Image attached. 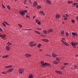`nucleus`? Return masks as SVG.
Wrapping results in <instances>:
<instances>
[{
    "label": "nucleus",
    "instance_id": "1",
    "mask_svg": "<svg viewBox=\"0 0 78 78\" xmlns=\"http://www.w3.org/2000/svg\"><path fill=\"white\" fill-rule=\"evenodd\" d=\"M41 63L42 65V66L43 67H45V66H48V67H50L51 65L47 63L43 62H41Z\"/></svg>",
    "mask_w": 78,
    "mask_h": 78
},
{
    "label": "nucleus",
    "instance_id": "2",
    "mask_svg": "<svg viewBox=\"0 0 78 78\" xmlns=\"http://www.w3.org/2000/svg\"><path fill=\"white\" fill-rule=\"evenodd\" d=\"M28 11L27 10H24V11H21L19 12V13L23 16H24L25 15V14H26V12H27Z\"/></svg>",
    "mask_w": 78,
    "mask_h": 78
},
{
    "label": "nucleus",
    "instance_id": "3",
    "mask_svg": "<svg viewBox=\"0 0 78 78\" xmlns=\"http://www.w3.org/2000/svg\"><path fill=\"white\" fill-rule=\"evenodd\" d=\"M71 44L74 48H76V45H78V43L77 42H72Z\"/></svg>",
    "mask_w": 78,
    "mask_h": 78
},
{
    "label": "nucleus",
    "instance_id": "4",
    "mask_svg": "<svg viewBox=\"0 0 78 78\" xmlns=\"http://www.w3.org/2000/svg\"><path fill=\"white\" fill-rule=\"evenodd\" d=\"M18 72L20 74H22L24 72V69H18Z\"/></svg>",
    "mask_w": 78,
    "mask_h": 78
},
{
    "label": "nucleus",
    "instance_id": "5",
    "mask_svg": "<svg viewBox=\"0 0 78 78\" xmlns=\"http://www.w3.org/2000/svg\"><path fill=\"white\" fill-rule=\"evenodd\" d=\"M14 70V68H12L10 69H9L7 71V72L8 73H11V72Z\"/></svg>",
    "mask_w": 78,
    "mask_h": 78
},
{
    "label": "nucleus",
    "instance_id": "6",
    "mask_svg": "<svg viewBox=\"0 0 78 78\" xmlns=\"http://www.w3.org/2000/svg\"><path fill=\"white\" fill-rule=\"evenodd\" d=\"M37 5V2L36 1L34 2L33 4V6H34V7H35V6H36Z\"/></svg>",
    "mask_w": 78,
    "mask_h": 78
},
{
    "label": "nucleus",
    "instance_id": "7",
    "mask_svg": "<svg viewBox=\"0 0 78 78\" xmlns=\"http://www.w3.org/2000/svg\"><path fill=\"white\" fill-rule=\"evenodd\" d=\"M39 13H40V14H41V15H42L43 16H45V14L44 13V11H40L39 12Z\"/></svg>",
    "mask_w": 78,
    "mask_h": 78
},
{
    "label": "nucleus",
    "instance_id": "8",
    "mask_svg": "<svg viewBox=\"0 0 78 78\" xmlns=\"http://www.w3.org/2000/svg\"><path fill=\"white\" fill-rule=\"evenodd\" d=\"M33 43H34V42L33 41H31V42H30L29 44L30 47H34V45H33L34 44H33Z\"/></svg>",
    "mask_w": 78,
    "mask_h": 78
},
{
    "label": "nucleus",
    "instance_id": "9",
    "mask_svg": "<svg viewBox=\"0 0 78 78\" xmlns=\"http://www.w3.org/2000/svg\"><path fill=\"white\" fill-rule=\"evenodd\" d=\"M55 72H56V73H58V74H60V75L62 73V72L60 71H55Z\"/></svg>",
    "mask_w": 78,
    "mask_h": 78
},
{
    "label": "nucleus",
    "instance_id": "10",
    "mask_svg": "<svg viewBox=\"0 0 78 78\" xmlns=\"http://www.w3.org/2000/svg\"><path fill=\"white\" fill-rule=\"evenodd\" d=\"M25 55L26 57H30V56H31V55L30 54H25Z\"/></svg>",
    "mask_w": 78,
    "mask_h": 78
},
{
    "label": "nucleus",
    "instance_id": "11",
    "mask_svg": "<svg viewBox=\"0 0 78 78\" xmlns=\"http://www.w3.org/2000/svg\"><path fill=\"white\" fill-rule=\"evenodd\" d=\"M72 34L73 36H78V34L75 32H72Z\"/></svg>",
    "mask_w": 78,
    "mask_h": 78
},
{
    "label": "nucleus",
    "instance_id": "12",
    "mask_svg": "<svg viewBox=\"0 0 78 78\" xmlns=\"http://www.w3.org/2000/svg\"><path fill=\"white\" fill-rule=\"evenodd\" d=\"M12 65H9L8 66H5V68L6 69H9V68H11V67H12Z\"/></svg>",
    "mask_w": 78,
    "mask_h": 78
},
{
    "label": "nucleus",
    "instance_id": "13",
    "mask_svg": "<svg viewBox=\"0 0 78 78\" xmlns=\"http://www.w3.org/2000/svg\"><path fill=\"white\" fill-rule=\"evenodd\" d=\"M42 41L44 42H48V40L47 39H42Z\"/></svg>",
    "mask_w": 78,
    "mask_h": 78
},
{
    "label": "nucleus",
    "instance_id": "14",
    "mask_svg": "<svg viewBox=\"0 0 78 78\" xmlns=\"http://www.w3.org/2000/svg\"><path fill=\"white\" fill-rule=\"evenodd\" d=\"M53 29H49L48 30V33H51V32H53Z\"/></svg>",
    "mask_w": 78,
    "mask_h": 78
},
{
    "label": "nucleus",
    "instance_id": "15",
    "mask_svg": "<svg viewBox=\"0 0 78 78\" xmlns=\"http://www.w3.org/2000/svg\"><path fill=\"white\" fill-rule=\"evenodd\" d=\"M1 38L4 39V38H5V37H6V35L5 34L2 35H1Z\"/></svg>",
    "mask_w": 78,
    "mask_h": 78
},
{
    "label": "nucleus",
    "instance_id": "16",
    "mask_svg": "<svg viewBox=\"0 0 78 78\" xmlns=\"http://www.w3.org/2000/svg\"><path fill=\"white\" fill-rule=\"evenodd\" d=\"M46 2L48 4H51V1L50 0H46Z\"/></svg>",
    "mask_w": 78,
    "mask_h": 78
},
{
    "label": "nucleus",
    "instance_id": "17",
    "mask_svg": "<svg viewBox=\"0 0 78 78\" xmlns=\"http://www.w3.org/2000/svg\"><path fill=\"white\" fill-rule=\"evenodd\" d=\"M6 50L8 51L10 49V47L9 46H7L6 47Z\"/></svg>",
    "mask_w": 78,
    "mask_h": 78
},
{
    "label": "nucleus",
    "instance_id": "18",
    "mask_svg": "<svg viewBox=\"0 0 78 78\" xmlns=\"http://www.w3.org/2000/svg\"><path fill=\"white\" fill-rule=\"evenodd\" d=\"M33 77H34L33 75L30 74L29 75L28 78H33Z\"/></svg>",
    "mask_w": 78,
    "mask_h": 78
},
{
    "label": "nucleus",
    "instance_id": "19",
    "mask_svg": "<svg viewBox=\"0 0 78 78\" xmlns=\"http://www.w3.org/2000/svg\"><path fill=\"white\" fill-rule=\"evenodd\" d=\"M52 56L53 58H56V57L57 56H56V55L53 53L52 54Z\"/></svg>",
    "mask_w": 78,
    "mask_h": 78
},
{
    "label": "nucleus",
    "instance_id": "20",
    "mask_svg": "<svg viewBox=\"0 0 78 78\" xmlns=\"http://www.w3.org/2000/svg\"><path fill=\"white\" fill-rule=\"evenodd\" d=\"M53 63L54 64H55L57 65L58 64V62L57 61H53Z\"/></svg>",
    "mask_w": 78,
    "mask_h": 78
},
{
    "label": "nucleus",
    "instance_id": "21",
    "mask_svg": "<svg viewBox=\"0 0 78 78\" xmlns=\"http://www.w3.org/2000/svg\"><path fill=\"white\" fill-rule=\"evenodd\" d=\"M61 35H64L65 34V32L64 31H61Z\"/></svg>",
    "mask_w": 78,
    "mask_h": 78
},
{
    "label": "nucleus",
    "instance_id": "22",
    "mask_svg": "<svg viewBox=\"0 0 78 78\" xmlns=\"http://www.w3.org/2000/svg\"><path fill=\"white\" fill-rule=\"evenodd\" d=\"M56 18H59V17H60V15H58V14H57L55 16Z\"/></svg>",
    "mask_w": 78,
    "mask_h": 78
},
{
    "label": "nucleus",
    "instance_id": "23",
    "mask_svg": "<svg viewBox=\"0 0 78 78\" xmlns=\"http://www.w3.org/2000/svg\"><path fill=\"white\" fill-rule=\"evenodd\" d=\"M56 61L58 62H59V61H60V59H59V58L56 57Z\"/></svg>",
    "mask_w": 78,
    "mask_h": 78
},
{
    "label": "nucleus",
    "instance_id": "24",
    "mask_svg": "<svg viewBox=\"0 0 78 78\" xmlns=\"http://www.w3.org/2000/svg\"><path fill=\"white\" fill-rule=\"evenodd\" d=\"M43 33L45 34H47V32L46 30H43Z\"/></svg>",
    "mask_w": 78,
    "mask_h": 78
},
{
    "label": "nucleus",
    "instance_id": "25",
    "mask_svg": "<svg viewBox=\"0 0 78 78\" xmlns=\"http://www.w3.org/2000/svg\"><path fill=\"white\" fill-rule=\"evenodd\" d=\"M64 44L66 46H69V44H68V43H67V42H65Z\"/></svg>",
    "mask_w": 78,
    "mask_h": 78
},
{
    "label": "nucleus",
    "instance_id": "26",
    "mask_svg": "<svg viewBox=\"0 0 78 78\" xmlns=\"http://www.w3.org/2000/svg\"><path fill=\"white\" fill-rule=\"evenodd\" d=\"M11 44H12V43H10V42H8L7 43V44L8 45H11Z\"/></svg>",
    "mask_w": 78,
    "mask_h": 78
},
{
    "label": "nucleus",
    "instance_id": "27",
    "mask_svg": "<svg viewBox=\"0 0 78 78\" xmlns=\"http://www.w3.org/2000/svg\"><path fill=\"white\" fill-rule=\"evenodd\" d=\"M8 56H9V55H4L3 56L2 58H7L8 57Z\"/></svg>",
    "mask_w": 78,
    "mask_h": 78
},
{
    "label": "nucleus",
    "instance_id": "28",
    "mask_svg": "<svg viewBox=\"0 0 78 78\" xmlns=\"http://www.w3.org/2000/svg\"><path fill=\"white\" fill-rule=\"evenodd\" d=\"M34 32H35V33H37L38 34H41L40 33H39V32L36 30H34Z\"/></svg>",
    "mask_w": 78,
    "mask_h": 78
},
{
    "label": "nucleus",
    "instance_id": "29",
    "mask_svg": "<svg viewBox=\"0 0 78 78\" xmlns=\"http://www.w3.org/2000/svg\"><path fill=\"white\" fill-rule=\"evenodd\" d=\"M2 74H6L7 73V72L4 71V72H2Z\"/></svg>",
    "mask_w": 78,
    "mask_h": 78
},
{
    "label": "nucleus",
    "instance_id": "30",
    "mask_svg": "<svg viewBox=\"0 0 78 78\" xmlns=\"http://www.w3.org/2000/svg\"><path fill=\"white\" fill-rule=\"evenodd\" d=\"M71 22H72L73 23H75V21L74 20H72Z\"/></svg>",
    "mask_w": 78,
    "mask_h": 78
},
{
    "label": "nucleus",
    "instance_id": "31",
    "mask_svg": "<svg viewBox=\"0 0 78 78\" xmlns=\"http://www.w3.org/2000/svg\"><path fill=\"white\" fill-rule=\"evenodd\" d=\"M18 26H19L20 28H22V25H20L19 24H18Z\"/></svg>",
    "mask_w": 78,
    "mask_h": 78
},
{
    "label": "nucleus",
    "instance_id": "32",
    "mask_svg": "<svg viewBox=\"0 0 78 78\" xmlns=\"http://www.w3.org/2000/svg\"><path fill=\"white\" fill-rule=\"evenodd\" d=\"M66 36H68L69 35V34L68 32H66Z\"/></svg>",
    "mask_w": 78,
    "mask_h": 78
},
{
    "label": "nucleus",
    "instance_id": "33",
    "mask_svg": "<svg viewBox=\"0 0 78 78\" xmlns=\"http://www.w3.org/2000/svg\"><path fill=\"white\" fill-rule=\"evenodd\" d=\"M72 2H72V1H68V3H72Z\"/></svg>",
    "mask_w": 78,
    "mask_h": 78
},
{
    "label": "nucleus",
    "instance_id": "34",
    "mask_svg": "<svg viewBox=\"0 0 78 78\" xmlns=\"http://www.w3.org/2000/svg\"><path fill=\"white\" fill-rule=\"evenodd\" d=\"M41 8V6L40 5H38L37 7V9H39V8L40 9V8Z\"/></svg>",
    "mask_w": 78,
    "mask_h": 78
},
{
    "label": "nucleus",
    "instance_id": "35",
    "mask_svg": "<svg viewBox=\"0 0 78 78\" xmlns=\"http://www.w3.org/2000/svg\"><path fill=\"white\" fill-rule=\"evenodd\" d=\"M77 4H78V3L76 2L73 4V6H75V5H76Z\"/></svg>",
    "mask_w": 78,
    "mask_h": 78
},
{
    "label": "nucleus",
    "instance_id": "36",
    "mask_svg": "<svg viewBox=\"0 0 78 78\" xmlns=\"http://www.w3.org/2000/svg\"><path fill=\"white\" fill-rule=\"evenodd\" d=\"M7 7L8 9H10V7H9V5H8L7 6Z\"/></svg>",
    "mask_w": 78,
    "mask_h": 78
},
{
    "label": "nucleus",
    "instance_id": "37",
    "mask_svg": "<svg viewBox=\"0 0 78 78\" xmlns=\"http://www.w3.org/2000/svg\"><path fill=\"white\" fill-rule=\"evenodd\" d=\"M41 46V44H39L37 45V47H39V48H40V47Z\"/></svg>",
    "mask_w": 78,
    "mask_h": 78
},
{
    "label": "nucleus",
    "instance_id": "38",
    "mask_svg": "<svg viewBox=\"0 0 78 78\" xmlns=\"http://www.w3.org/2000/svg\"><path fill=\"white\" fill-rule=\"evenodd\" d=\"M64 65H65V66H66V65H69V64H68V63H64Z\"/></svg>",
    "mask_w": 78,
    "mask_h": 78
},
{
    "label": "nucleus",
    "instance_id": "39",
    "mask_svg": "<svg viewBox=\"0 0 78 78\" xmlns=\"http://www.w3.org/2000/svg\"><path fill=\"white\" fill-rule=\"evenodd\" d=\"M2 24L3 25H4V27H6V25L5 24V23H2Z\"/></svg>",
    "mask_w": 78,
    "mask_h": 78
},
{
    "label": "nucleus",
    "instance_id": "40",
    "mask_svg": "<svg viewBox=\"0 0 78 78\" xmlns=\"http://www.w3.org/2000/svg\"><path fill=\"white\" fill-rule=\"evenodd\" d=\"M4 23H5V24H6V25H9V24H8L7 23H6V22L5 21H4Z\"/></svg>",
    "mask_w": 78,
    "mask_h": 78
},
{
    "label": "nucleus",
    "instance_id": "41",
    "mask_svg": "<svg viewBox=\"0 0 78 78\" xmlns=\"http://www.w3.org/2000/svg\"><path fill=\"white\" fill-rule=\"evenodd\" d=\"M47 56L49 58H50L51 57V55H47Z\"/></svg>",
    "mask_w": 78,
    "mask_h": 78
},
{
    "label": "nucleus",
    "instance_id": "42",
    "mask_svg": "<svg viewBox=\"0 0 78 78\" xmlns=\"http://www.w3.org/2000/svg\"><path fill=\"white\" fill-rule=\"evenodd\" d=\"M37 24H38V25H41V22L38 21V22Z\"/></svg>",
    "mask_w": 78,
    "mask_h": 78
},
{
    "label": "nucleus",
    "instance_id": "43",
    "mask_svg": "<svg viewBox=\"0 0 78 78\" xmlns=\"http://www.w3.org/2000/svg\"><path fill=\"white\" fill-rule=\"evenodd\" d=\"M29 2L30 4H31L32 3V2H31V0H29Z\"/></svg>",
    "mask_w": 78,
    "mask_h": 78
},
{
    "label": "nucleus",
    "instance_id": "44",
    "mask_svg": "<svg viewBox=\"0 0 78 78\" xmlns=\"http://www.w3.org/2000/svg\"><path fill=\"white\" fill-rule=\"evenodd\" d=\"M2 7L4 9H5V6H4V5H2Z\"/></svg>",
    "mask_w": 78,
    "mask_h": 78
},
{
    "label": "nucleus",
    "instance_id": "45",
    "mask_svg": "<svg viewBox=\"0 0 78 78\" xmlns=\"http://www.w3.org/2000/svg\"><path fill=\"white\" fill-rule=\"evenodd\" d=\"M35 22H39V20H35Z\"/></svg>",
    "mask_w": 78,
    "mask_h": 78
},
{
    "label": "nucleus",
    "instance_id": "46",
    "mask_svg": "<svg viewBox=\"0 0 78 78\" xmlns=\"http://www.w3.org/2000/svg\"><path fill=\"white\" fill-rule=\"evenodd\" d=\"M26 2H27V0H25L24 2V4H27Z\"/></svg>",
    "mask_w": 78,
    "mask_h": 78
},
{
    "label": "nucleus",
    "instance_id": "47",
    "mask_svg": "<svg viewBox=\"0 0 78 78\" xmlns=\"http://www.w3.org/2000/svg\"><path fill=\"white\" fill-rule=\"evenodd\" d=\"M66 17H69V15H68V14H66Z\"/></svg>",
    "mask_w": 78,
    "mask_h": 78
},
{
    "label": "nucleus",
    "instance_id": "48",
    "mask_svg": "<svg viewBox=\"0 0 78 78\" xmlns=\"http://www.w3.org/2000/svg\"><path fill=\"white\" fill-rule=\"evenodd\" d=\"M26 17H27V18H30V16H28L27 15V16H26Z\"/></svg>",
    "mask_w": 78,
    "mask_h": 78
},
{
    "label": "nucleus",
    "instance_id": "49",
    "mask_svg": "<svg viewBox=\"0 0 78 78\" xmlns=\"http://www.w3.org/2000/svg\"><path fill=\"white\" fill-rule=\"evenodd\" d=\"M78 67V65H76L74 66V67Z\"/></svg>",
    "mask_w": 78,
    "mask_h": 78
},
{
    "label": "nucleus",
    "instance_id": "50",
    "mask_svg": "<svg viewBox=\"0 0 78 78\" xmlns=\"http://www.w3.org/2000/svg\"><path fill=\"white\" fill-rule=\"evenodd\" d=\"M0 31H2V29L1 27H0Z\"/></svg>",
    "mask_w": 78,
    "mask_h": 78
},
{
    "label": "nucleus",
    "instance_id": "51",
    "mask_svg": "<svg viewBox=\"0 0 78 78\" xmlns=\"http://www.w3.org/2000/svg\"><path fill=\"white\" fill-rule=\"evenodd\" d=\"M62 43H63L64 44V43H65V42L63 41H62Z\"/></svg>",
    "mask_w": 78,
    "mask_h": 78
},
{
    "label": "nucleus",
    "instance_id": "52",
    "mask_svg": "<svg viewBox=\"0 0 78 78\" xmlns=\"http://www.w3.org/2000/svg\"><path fill=\"white\" fill-rule=\"evenodd\" d=\"M33 45H34V46H36V44L34 43V44H33Z\"/></svg>",
    "mask_w": 78,
    "mask_h": 78
},
{
    "label": "nucleus",
    "instance_id": "53",
    "mask_svg": "<svg viewBox=\"0 0 78 78\" xmlns=\"http://www.w3.org/2000/svg\"><path fill=\"white\" fill-rule=\"evenodd\" d=\"M67 18L66 17H65L64 18V20H67Z\"/></svg>",
    "mask_w": 78,
    "mask_h": 78
},
{
    "label": "nucleus",
    "instance_id": "54",
    "mask_svg": "<svg viewBox=\"0 0 78 78\" xmlns=\"http://www.w3.org/2000/svg\"><path fill=\"white\" fill-rule=\"evenodd\" d=\"M76 8H78V5H76Z\"/></svg>",
    "mask_w": 78,
    "mask_h": 78
},
{
    "label": "nucleus",
    "instance_id": "55",
    "mask_svg": "<svg viewBox=\"0 0 78 78\" xmlns=\"http://www.w3.org/2000/svg\"><path fill=\"white\" fill-rule=\"evenodd\" d=\"M37 30H41V28H39V29H38V28H37Z\"/></svg>",
    "mask_w": 78,
    "mask_h": 78
},
{
    "label": "nucleus",
    "instance_id": "56",
    "mask_svg": "<svg viewBox=\"0 0 78 78\" xmlns=\"http://www.w3.org/2000/svg\"><path fill=\"white\" fill-rule=\"evenodd\" d=\"M35 17H36V16H34L33 17V19H35Z\"/></svg>",
    "mask_w": 78,
    "mask_h": 78
},
{
    "label": "nucleus",
    "instance_id": "57",
    "mask_svg": "<svg viewBox=\"0 0 78 78\" xmlns=\"http://www.w3.org/2000/svg\"><path fill=\"white\" fill-rule=\"evenodd\" d=\"M62 39H63V40H65V39H66L65 38H62Z\"/></svg>",
    "mask_w": 78,
    "mask_h": 78
},
{
    "label": "nucleus",
    "instance_id": "58",
    "mask_svg": "<svg viewBox=\"0 0 78 78\" xmlns=\"http://www.w3.org/2000/svg\"><path fill=\"white\" fill-rule=\"evenodd\" d=\"M39 50H40V51H42V49H40Z\"/></svg>",
    "mask_w": 78,
    "mask_h": 78
},
{
    "label": "nucleus",
    "instance_id": "59",
    "mask_svg": "<svg viewBox=\"0 0 78 78\" xmlns=\"http://www.w3.org/2000/svg\"><path fill=\"white\" fill-rule=\"evenodd\" d=\"M30 30V29H25V30Z\"/></svg>",
    "mask_w": 78,
    "mask_h": 78
},
{
    "label": "nucleus",
    "instance_id": "60",
    "mask_svg": "<svg viewBox=\"0 0 78 78\" xmlns=\"http://www.w3.org/2000/svg\"><path fill=\"white\" fill-rule=\"evenodd\" d=\"M63 17H64V18H65L66 17V16H63Z\"/></svg>",
    "mask_w": 78,
    "mask_h": 78
},
{
    "label": "nucleus",
    "instance_id": "61",
    "mask_svg": "<svg viewBox=\"0 0 78 78\" xmlns=\"http://www.w3.org/2000/svg\"><path fill=\"white\" fill-rule=\"evenodd\" d=\"M76 57H77L78 56V55H76Z\"/></svg>",
    "mask_w": 78,
    "mask_h": 78
},
{
    "label": "nucleus",
    "instance_id": "62",
    "mask_svg": "<svg viewBox=\"0 0 78 78\" xmlns=\"http://www.w3.org/2000/svg\"><path fill=\"white\" fill-rule=\"evenodd\" d=\"M1 34H2L0 33V35H1Z\"/></svg>",
    "mask_w": 78,
    "mask_h": 78
},
{
    "label": "nucleus",
    "instance_id": "63",
    "mask_svg": "<svg viewBox=\"0 0 78 78\" xmlns=\"http://www.w3.org/2000/svg\"><path fill=\"white\" fill-rule=\"evenodd\" d=\"M15 1H17V0H15Z\"/></svg>",
    "mask_w": 78,
    "mask_h": 78
},
{
    "label": "nucleus",
    "instance_id": "64",
    "mask_svg": "<svg viewBox=\"0 0 78 78\" xmlns=\"http://www.w3.org/2000/svg\"><path fill=\"white\" fill-rule=\"evenodd\" d=\"M77 2H78V0H77Z\"/></svg>",
    "mask_w": 78,
    "mask_h": 78
}]
</instances>
